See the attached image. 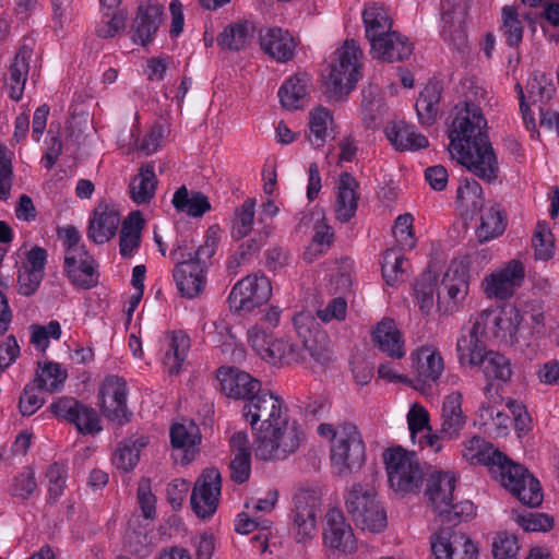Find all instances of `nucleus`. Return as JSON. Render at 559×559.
Returning <instances> with one entry per match:
<instances>
[{
    "label": "nucleus",
    "instance_id": "1",
    "mask_svg": "<svg viewBox=\"0 0 559 559\" xmlns=\"http://www.w3.org/2000/svg\"><path fill=\"white\" fill-rule=\"evenodd\" d=\"M242 414L252 429L261 421L254 448L258 459L284 460L299 448L302 431L297 421H289L284 401L280 396L260 389L245 402Z\"/></svg>",
    "mask_w": 559,
    "mask_h": 559
},
{
    "label": "nucleus",
    "instance_id": "2",
    "mask_svg": "<svg viewBox=\"0 0 559 559\" xmlns=\"http://www.w3.org/2000/svg\"><path fill=\"white\" fill-rule=\"evenodd\" d=\"M454 109L455 117L449 133L451 154L476 177L493 182L498 178L499 163L480 107L465 100Z\"/></svg>",
    "mask_w": 559,
    "mask_h": 559
},
{
    "label": "nucleus",
    "instance_id": "3",
    "mask_svg": "<svg viewBox=\"0 0 559 559\" xmlns=\"http://www.w3.org/2000/svg\"><path fill=\"white\" fill-rule=\"evenodd\" d=\"M455 483L453 473L437 469L430 471L426 479L425 496L441 524L449 527L456 526L473 516L475 512V507L469 500L453 502Z\"/></svg>",
    "mask_w": 559,
    "mask_h": 559
},
{
    "label": "nucleus",
    "instance_id": "4",
    "mask_svg": "<svg viewBox=\"0 0 559 559\" xmlns=\"http://www.w3.org/2000/svg\"><path fill=\"white\" fill-rule=\"evenodd\" d=\"M391 488L402 495L418 493L428 475L417 454L402 447L388 449L383 454Z\"/></svg>",
    "mask_w": 559,
    "mask_h": 559
},
{
    "label": "nucleus",
    "instance_id": "5",
    "mask_svg": "<svg viewBox=\"0 0 559 559\" xmlns=\"http://www.w3.org/2000/svg\"><path fill=\"white\" fill-rule=\"evenodd\" d=\"M337 60L331 67L326 82V94L330 99L343 100L359 80V57L361 50L354 40H346L336 51Z\"/></svg>",
    "mask_w": 559,
    "mask_h": 559
},
{
    "label": "nucleus",
    "instance_id": "6",
    "mask_svg": "<svg viewBox=\"0 0 559 559\" xmlns=\"http://www.w3.org/2000/svg\"><path fill=\"white\" fill-rule=\"evenodd\" d=\"M365 460V444L357 427L352 423L343 424L331 445V461L337 474L342 476L358 471Z\"/></svg>",
    "mask_w": 559,
    "mask_h": 559
},
{
    "label": "nucleus",
    "instance_id": "7",
    "mask_svg": "<svg viewBox=\"0 0 559 559\" xmlns=\"http://www.w3.org/2000/svg\"><path fill=\"white\" fill-rule=\"evenodd\" d=\"M248 342L262 359L272 364L301 362L305 359L304 349L298 345L283 338H273L258 325L248 330Z\"/></svg>",
    "mask_w": 559,
    "mask_h": 559
},
{
    "label": "nucleus",
    "instance_id": "8",
    "mask_svg": "<svg viewBox=\"0 0 559 559\" xmlns=\"http://www.w3.org/2000/svg\"><path fill=\"white\" fill-rule=\"evenodd\" d=\"M297 335L302 340L304 348L319 364L325 365L333 359L328 334L320 329L314 316L309 311H300L293 318Z\"/></svg>",
    "mask_w": 559,
    "mask_h": 559
},
{
    "label": "nucleus",
    "instance_id": "9",
    "mask_svg": "<svg viewBox=\"0 0 559 559\" xmlns=\"http://www.w3.org/2000/svg\"><path fill=\"white\" fill-rule=\"evenodd\" d=\"M320 504V497L316 490L300 489L295 493L292 520L297 543H306L313 538Z\"/></svg>",
    "mask_w": 559,
    "mask_h": 559
},
{
    "label": "nucleus",
    "instance_id": "10",
    "mask_svg": "<svg viewBox=\"0 0 559 559\" xmlns=\"http://www.w3.org/2000/svg\"><path fill=\"white\" fill-rule=\"evenodd\" d=\"M98 399L105 418L118 426L131 420L132 413L127 407V384L122 378L107 377L98 390Z\"/></svg>",
    "mask_w": 559,
    "mask_h": 559
},
{
    "label": "nucleus",
    "instance_id": "11",
    "mask_svg": "<svg viewBox=\"0 0 559 559\" xmlns=\"http://www.w3.org/2000/svg\"><path fill=\"white\" fill-rule=\"evenodd\" d=\"M222 489V476L217 468H206L197 478L190 503L200 519L212 516L217 509Z\"/></svg>",
    "mask_w": 559,
    "mask_h": 559
},
{
    "label": "nucleus",
    "instance_id": "12",
    "mask_svg": "<svg viewBox=\"0 0 559 559\" xmlns=\"http://www.w3.org/2000/svg\"><path fill=\"white\" fill-rule=\"evenodd\" d=\"M49 409L56 417L74 424L84 435H93L102 429L97 412L73 397H59L50 404Z\"/></svg>",
    "mask_w": 559,
    "mask_h": 559
},
{
    "label": "nucleus",
    "instance_id": "13",
    "mask_svg": "<svg viewBox=\"0 0 559 559\" xmlns=\"http://www.w3.org/2000/svg\"><path fill=\"white\" fill-rule=\"evenodd\" d=\"M435 559H477L478 549L464 533L442 528L431 542Z\"/></svg>",
    "mask_w": 559,
    "mask_h": 559
},
{
    "label": "nucleus",
    "instance_id": "14",
    "mask_svg": "<svg viewBox=\"0 0 559 559\" xmlns=\"http://www.w3.org/2000/svg\"><path fill=\"white\" fill-rule=\"evenodd\" d=\"M466 16L467 9L464 4L450 0L442 3L440 35L459 51H464L467 47Z\"/></svg>",
    "mask_w": 559,
    "mask_h": 559
},
{
    "label": "nucleus",
    "instance_id": "15",
    "mask_svg": "<svg viewBox=\"0 0 559 559\" xmlns=\"http://www.w3.org/2000/svg\"><path fill=\"white\" fill-rule=\"evenodd\" d=\"M272 282H236L228 304L235 312H252L265 305L272 296Z\"/></svg>",
    "mask_w": 559,
    "mask_h": 559
},
{
    "label": "nucleus",
    "instance_id": "16",
    "mask_svg": "<svg viewBox=\"0 0 559 559\" xmlns=\"http://www.w3.org/2000/svg\"><path fill=\"white\" fill-rule=\"evenodd\" d=\"M217 379L222 392L235 400L248 402L261 389V382L258 379L235 367H221L217 370Z\"/></svg>",
    "mask_w": 559,
    "mask_h": 559
},
{
    "label": "nucleus",
    "instance_id": "17",
    "mask_svg": "<svg viewBox=\"0 0 559 559\" xmlns=\"http://www.w3.org/2000/svg\"><path fill=\"white\" fill-rule=\"evenodd\" d=\"M476 321L481 322L483 332L488 331L496 338H514L522 322L520 311L512 307L500 311L487 309Z\"/></svg>",
    "mask_w": 559,
    "mask_h": 559
},
{
    "label": "nucleus",
    "instance_id": "18",
    "mask_svg": "<svg viewBox=\"0 0 559 559\" xmlns=\"http://www.w3.org/2000/svg\"><path fill=\"white\" fill-rule=\"evenodd\" d=\"M164 9L158 3L141 2L131 25L134 44L147 45L154 38L163 21Z\"/></svg>",
    "mask_w": 559,
    "mask_h": 559
},
{
    "label": "nucleus",
    "instance_id": "19",
    "mask_svg": "<svg viewBox=\"0 0 559 559\" xmlns=\"http://www.w3.org/2000/svg\"><path fill=\"white\" fill-rule=\"evenodd\" d=\"M33 39L25 38L23 45L15 53V57L9 67L5 86L9 91L10 98L15 102H19L23 97L25 83L29 73V61L33 56Z\"/></svg>",
    "mask_w": 559,
    "mask_h": 559
},
{
    "label": "nucleus",
    "instance_id": "20",
    "mask_svg": "<svg viewBox=\"0 0 559 559\" xmlns=\"http://www.w3.org/2000/svg\"><path fill=\"white\" fill-rule=\"evenodd\" d=\"M120 224L119 212L115 206L100 202L90 217L87 237L97 245L109 241Z\"/></svg>",
    "mask_w": 559,
    "mask_h": 559
},
{
    "label": "nucleus",
    "instance_id": "21",
    "mask_svg": "<svg viewBox=\"0 0 559 559\" xmlns=\"http://www.w3.org/2000/svg\"><path fill=\"white\" fill-rule=\"evenodd\" d=\"M323 538L326 546L342 552L355 550V538L352 527L346 523L341 510L331 509L326 515Z\"/></svg>",
    "mask_w": 559,
    "mask_h": 559
},
{
    "label": "nucleus",
    "instance_id": "22",
    "mask_svg": "<svg viewBox=\"0 0 559 559\" xmlns=\"http://www.w3.org/2000/svg\"><path fill=\"white\" fill-rule=\"evenodd\" d=\"M259 41L261 49L276 61L286 62L294 57V38L281 27L261 28Z\"/></svg>",
    "mask_w": 559,
    "mask_h": 559
},
{
    "label": "nucleus",
    "instance_id": "23",
    "mask_svg": "<svg viewBox=\"0 0 559 559\" xmlns=\"http://www.w3.org/2000/svg\"><path fill=\"white\" fill-rule=\"evenodd\" d=\"M463 396L460 392H452L447 395L442 403L441 429L442 439L453 440L460 436L466 425L467 417L462 411Z\"/></svg>",
    "mask_w": 559,
    "mask_h": 559
},
{
    "label": "nucleus",
    "instance_id": "24",
    "mask_svg": "<svg viewBox=\"0 0 559 559\" xmlns=\"http://www.w3.org/2000/svg\"><path fill=\"white\" fill-rule=\"evenodd\" d=\"M372 341L379 349L392 359H401L405 356L404 340L395 321L383 318L371 332Z\"/></svg>",
    "mask_w": 559,
    "mask_h": 559
},
{
    "label": "nucleus",
    "instance_id": "25",
    "mask_svg": "<svg viewBox=\"0 0 559 559\" xmlns=\"http://www.w3.org/2000/svg\"><path fill=\"white\" fill-rule=\"evenodd\" d=\"M413 52V44L399 32H391L380 39L373 40L371 53L388 62H400L407 59Z\"/></svg>",
    "mask_w": 559,
    "mask_h": 559
},
{
    "label": "nucleus",
    "instance_id": "26",
    "mask_svg": "<svg viewBox=\"0 0 559 559\" xmlns=\"http://www.w3.org/2000/svg\"><path fill=\"white\" fill-rule=\"evenodd\" d=\"M359 182L349 173H342L337 183L335 201L336 218L343 223L350 221L357 211Z\"/></svg>",
    "mask_w": 559,
    "mask_h": 559
},
{
    "label": "nucleus",
    "instance_id": "27",
    "mask_svg": "<svg viewBox=\"0 0 559 559\" xmlns=\"http://www.w3.org/2000/svg\"><path fill=\"white\" fill-rule=\"evenodd\" d=\"M486 464L491 467H497L502 486L510 492H512L519 485H525L526 477L533 476L526 467L513 463L499 450H492V452L488 454Z\"/></svg>",
    "mask_w": 559,
    "mask_h": 559
},
{
    "label": "nucleus",
    "instance_id": "28",
    "mask_svg": "<svg viewBox=\"0 0 559 559\" xmlns=\"http://www.w3.org/2000/svg\"><path fill=\"white\" fill-rule=\"evenodd\" d=\"M483 334L481 322L475 321L472 328L457 340L456 352L462 365L478 366L481 362V358L488 352L480 338Z\"/></svg>",
    "mask_w": 559,
    "mask_h": 559
},
{
    "label": "nucleus",
    "instance_id": "29",
    "mask_svg": "<svg viewBox=\"0 0 559 559\" xmlns=\"http://www.w3.org/2000/svg\"><path fill=\"white\" fill-rule=\"evenodd\" d=\"M493 384L491 382L486 384L485 394L488 401L480 404L477 413L478 418L484 426L491 424L497 437H506L509 433L511 419L509 415L496 409L495 405L502 402V396L491 394Z\"/></svg>",
    "mask_w": 559,
    "mask_h": 559
},
{
    "label": "nucleus",
    "instance_id": "30",
    "mask_svg": "<svg viewBox=\"0 0 559 559\" xmlns=\"http://www.w3.org/2000/svg\"><path fill=\"white\" fill-rule=\"evenodd\" d=\"M385 135L390 143L397 151H417L428 146V139L417 133L414 126L405 121H397L389 124Z\"/></svg>",
    "mask_w": 559,
    "mask_h": 559
},
{
    "label": "nucleus",
    "instance_id": "31",
    "mask_svg": "<svg viewBox=\"0 0 559 559\" xmlns=\"http://www.w3.org/2000/svg\"><path fill=\"white\" fill-rule=\"evenodd\" d=\"M176 262L174 280H205L206 261L198 259L192 252L183 251V246L178 245L170 252Z\"/></svg>",
    "mask_w": 559,
    "mask_h": 559
},
{
    "label": "nucleus",
    "instance_id": "32",
    "mask_svg": "<svg viewBox=\"0 0 559 559\" xmlns=\"http://www.w3.org/2000/svg\"><path fill=\"white\" fill-rule=\"evenodd\" d=\"M413 367L418 379L423 382L437 381L441 376L444 365L439 352L430 347H421L411 355Z\"/></svg>",
    "mask_w": 559,
    "mask_h": 559
},
{
    "label": "nucleus",
    "instance_id": "33",
    "mask_svg": "<svg viewBox=\"0 0 559 559\" xmlns=\"http://www.w3.org/2000/svg\"><path fill=\"white\" fill-rule=\"evenodd\" d=\"M480 224L476 228L479 242L489 241L503 234L507 227V217L500 205L480 206Z\"/></svg>",
    "mask_w": 559,
    "mask_h": 559
},
{
    "label": "nucleus",
    "instance_id": "34",
    "mask_svg": "<svg viewBox=\"0 0 559 559\" xmlns=\"http://www.w3.org/2000/svg\"><path fill=\"white\" fill-rule=\"evenodd\" d=\"M377 500L374 489L369 485L355 483L345 497V507L355 525H366L364 509Z\"/></svg>",
    "mask_w": 559,
    "mask_h": 559
},
{
    "label": "nucleus",
    "instance_id": "35",
    "mask_svg": "<svg viewBox=\"0 0 559 559\" xmlns=\"http://www.w3.org/2000/svg\"><path fill=\"white\" fill-rule=\"evenodd\" d=\"M98 264L85 249H71L64 253V271L70 280L98 277Z\"/></svg>",
    "mask_w": 559,
    "mask_h": 559
},
{
    "label": "nucleus",
    "instance_id": "36",
    "mask_svg": "<svg viewBox=\"0 0 559 559\" xmlns=\"http://www.w3.org/2000/svg\"><path fill=\"white\" fill-rule=\"evenodd\" d=\"M144 219L139 211L131 212L123 221L119 235V253L122 258L133 257L141 243Z\"/></svg>",
    "mask_w": 559,
    "mask_h": 559
},
{
    "label": "nucleus",
    "instance_id": "37",
    "mask_svg": "<svg viewBox=\"0 0 559 559\" xmlns=\"http://www.w3.org/2000/svg\"><path fill=\"white\" fill-rule=\"evenodd\" d=\"M442 86L439 82H429L420 92L415 108L418 120L423 126H431L435 123L441 99Z\"/></svg>",
    "mask_w": 559,
    "mask_h": 559
},
{
    "label": "nucleus",
    "instance_id": "38",
    "mask_svg": "<svg viewBox=\"0 0 559 559\" xmlns=\"http://www.w3.org/2000/svg\"><path fill=\"white\" fill-rule=\"evenodd\" d=\"M157 178L152 164H142L139 174L129 185L130 198L138 204H146L155 195Z\"/></svg>",
    "mask_w": 559,
    "mask_h": 559
},
{
    "label": "nucleus",
    "instance_id": "39",
    "mask_svg": "<svg viewBox=\"0 0 559 559\" xmlns=\"http://www.w3.org/2000/svg\"><path fill=\"white\" fill-rule=\"evenodd\" d=\"M254 25L242 21L227 25L216 38L217 45L223 49L238 51L249 45L253 38Z\"/></svg>",
    "mask_w": 559,
    "mask_h": 559
},
{
    "label": "nucleus",
    "instance_id": "40",
    "mask_svg": "<svg viewBox=\"0 0 559 559\" xmlns=\"http://www.w3.org/2000/svg\"><path fill=\"white\" fill-rule=\"evenodd\" d=\"M171 203L178 212H183L191 217H201L211 210V204L205 194L199 191L190 193L186 186L178 188Z\"/></svg>",
    "mask_w": 559,
    "mask_h": 559
},
{
    "label": "nucleus",
    "instance_id": "41",
    "mask_svg": "<svg viewBox=\"0 0 559 559\" xmlns=\"http://www.w3.org/2000/svg\"><path fill=\"white\" fill-rule=\"evenodd\" d=\"M362 20L366 28V37L370 46L373 40L380 39L391 33L392 19L383 7L372 4L362 12Z\"/></svg>",
    "mask_w": 559,
    "mask_h": 559
},
{
    "label": "nucleus",
    "instance_id": "42",
    "mask_svg": "<svg viewBox=\"0 0 559 559\" xmlns=\"http://www.w3.org/2000/svg\"><path fill=\"white\" fill-rule=\"evenodd\" d=\"M307 74H297L287 79L278 91L282 106L286 109L301 108L307 95Z\"/></svg>",
    "mask_w": 559,
    "mask_h": 559
},
{
    "label": "nucleus",
    "instance_id": "43",
    "mask_svg": "<svg viewBox=\"0 0 559 559\" xmlns=\"http://www.w3.org/2000/svg\"><path fill=\"white\" fill-rule=\"evenodd\" d=\"M190 349V338L183 331L171 334L169 349L165 354L164 365L170 376L178 374Z\"/></svg>",
    "mask_w": 559,
    "mask_h": 559
},
{
    "label": "nucleus",
    "instance_id": "44",
    "mask_svg": "<svg viewBox=\"0 0 559 559\" xmlns=\"http://www.w3.org/2000/svg\"><path fill=\"white\" fill-rule=\"evenodd\" d=\"M478 366L483 367V372L488 380L508 382L512 376L510 360L498 352L488 350Z\"/></svg>",
    "mask_w": 559,
    "mask_h": 559
},
{
    "label": "nucleus",
    "instance_id": "45",
    "mask_svg": "<svg viewBox=\"0 0 559 559\" xmlns=\"http://www.w3.org/2000/svg\"><path fill=\"white\" fill-rule=\"evenodd\" d=\"M67 377V370L62 369L60 364L47 361L41 365L38 362V369L34 382L39 389H44L52 393L61 389Z\"/></svg>",
    "mask_w": 559,
    "mask_h": 559
},
{
    "label": "nucleus",
    "instance_id": "46",
    "mask_svg": "<svg viewBox=\"0 0 559 559\" xmlns=\"http://www.w3.org/2000/svg\"><path fill=\"white\" fill-rule=\"evenodd\" d=\"M502 25L500 31L510 47H518L522 41L524 26L519 19V12L515 7L504 5L501 10Z\"/></svg>",
    "mask_w": 559,
    "mask_h": 559
},
{
    "label": "nucleus",
    "instance_id": "47",
    "mask_svg": "<svg viewBox=\"0 0 559 559\" xmlns=\"http://www.w3.org/2000/svg\"><path fill=\"white\" fill-rule=\"evenodd\" d=\"M332 122L331 112L323 107H318L310 111L308 139L313 147L319 148L324 145L328 136V124Z\"/></svg>",
    "mask_w": 559,
    "mask_h": 559
},
{
    "label": "nucleus",
    "instance_id": "48",
    "mask_svg": "<svg viewBox=\"0 0 559 559\" xmlns=\"http://www.w3.org/2000/svg\"><path fill=\"white\" fill-rule=\"evenodd\" d=\"M411 263L397 249H388L382 258L381 271L384 280H399L409 276Z\"/></svg>",
    "mask_w": 559,
    "mask_h": 559
},
{
    "label": "nucleus",
    "instance_id": "49",
    "mask_svg": "<svg viewBox=\"0 0 559 559\" xmlns=\"http://www.w3.org/2000/svg\"><path fill=\"white\" fill-rule=\"evenodd\" d=\"M254 199L248 198L240 207L236 209L231 230V235L235 239L239 240L251 231L254 219Z\"/></svg>",
    "mask_w": 559,
    "mask_h": 559
},
{
    "label": "nucleus",
    "instance_id": "50",
    "mask_svg": "<svg viewBox=\"0 0 559 559\" xmlns=\"http://www.w3.org/2000/svg\"><path fill=\"white\" fill-rule=\"evenodd\" d=\"M532 242L537 260L547 261L554 255L552 234L546 222L537 224Z\"/></svg>",
    "mask_w": 559,
    "mask_h": 559
},
{
    "label": "nucleus",
    "instance_id": "51",
    "mask_svg": "<svg viewBox=\"0 0 559 559\" xmlns=\"http://www.w3.org/2000/svg\"><path fill=\"white\" fill-rule=\"evenodd\" d=\"M456 200L462 206H471L474 210L484 206L480 185L475 179H462L456 191Z\"/></svg>",
    "mask_w": 559,
    "mask_h": 559
},
{
    "label": "nucleus",
    "instance_id": "52",
    "mask_svg": "<svg viewBox=\"0 0 559 559\" xmlns=\"http://www.w3.org/2000/svg\"><path fill=\"white\" fill-rule=\"evenodd\" d=\"M554 85L548 82L546 76L542 74L540 76L535 75L530 79L526 85L527 98L532 104H546L551 99L555 93Z\"/></svg>",
    "mask_w": 559,
    "mask_h": 559
},
{
    "label": "nucleus",
    "instance_id": "53",
    "mask_svg": "<svg viewBox=\"0 0 559 559\" xmlns=\"http://www.w3.org/2000/svg\"><path fill=\"white\" fill-rule=\"evenodd\" d=\"M511 493L530 508H536L543 502L542 487L534 476L526 477L525 485H519Z\"/></svg>",
    "mask_w": 559,
    "mask_h": 559
},
{
    "label": "nucleus",
    "instance_id": "54",
    "mask_svg": "<svg viewBox=\"0 0 559 559\" xmlns=\"http://www.w3.org/2000/svg\"><path fill=\"white\" fill-rule=\"evenodd\" d=\"M37 488L35 472L31 466H27L13 478L10 489L12 497H17L23 500L28 499Z\"/></svg>",
    "mask_w": 559,
    "mask_h": 559
},
{
    "label": "nucleus",
    "instance_id": "55",
    "mask_svg": "<svg viewBox=\"0 0 559 559\" xmlns=\"http://www.w3.org/2000/svg\"><path fill=\"white\" fill-rule=\"evenodd\" d=\"M127 13L119 12H103L102 21L96 26V34L100 38L114 37L118 32L124 28Z\"/></svg>",
    "mask_w": 559,
    "mask_h": 559
},
{
    "label": "nucleus",
    "instance_id": "56",
    "mask_svg": "<svg viewBox=\"0 0 559 559\" xmlns=\"http://www.w3.org/2000/svg\"><path fill=\"white\" fill-rule=\"evenodd\" d=\"M48 479V503H56L63 493L67 478V471L58 463L49 466L46 473Z\"/></svg>",
    "mask_w": 559,
    "mask_h": 559
},
{
    "label": "nucleus",
    "instance_id": "57",
    "mask_svg": "<svg viewBox=\"0 0 559 559\" xmlns=\"http://www.w3.org/2000/svg\"><path fill=\"white\" fill-rule=\"evenodd\" d=\"M13 185L11 153L0 144V200H8Z\"/></svg>",
    "mask_w": 559,
    "mask_h": 559
},
{
    "label": "nucleus",
    "instance_id": "58",
    "mask_svg": "<svg viewBox=\"0 0 559 559\" xmlns=\"http://www.w3.org/2000/svg\"><path fill=\"white\" fill-rule=\"evenodd\" d=\"M518 538L513 534L501 533L492 543V556L496 559H518Z\"/></svg>",
    "mask_w": 559,
    "mask_h": 559
},
{
    "label": "nucleus",
    "instance_id": "59",
    "mask_svg": "<svg viewBox=\"0 0 559 559\" xmlns=\"http://www.w3.org/2000/svg\"><path fill=\"white\" fill-rule=\"evenodd\" d=\"M39 390L34 381L25 385L19 399V411L22 416H32L44 405V399L37 394Z\"/></svg>",
    "mask_w": 559,
    "mask_h": 559
},
{
    "label": "nucleus",
    "instance_id": "60",
    "mask_svg": "<svg viewBox=\"0 0 559 559\" xmlns=\"http://www.w3.org/2000/svg\"><path fill=\"white\" fill-rule=\"evenodd\" d=\"M393 235L399 245L404 249L415 247V237L413 234V216L411 214L400 215L393 226Z\"/></svg>",
    "mask_w": 559,
    "mask_h": 559
},
{
    "label": "nucleus",
    "instance_id": "61",
    "mask_svg": "<svg viewBox=\"0 0 559 559\" xmlns=\"http://www.w3.org/2000/svg\"><path fill=\"white\" fill-rule=\"evenodd\" d=\"M516 522L526 532H548L554 526V519L546 513L520 514Z\"/></svg>",
    "mask_w": 559,
    "mask_h": 559
},
{
    "label": "nucleus",
    "instance_id": "62",
    "mask_svg": "<svg viewBox=\"0 0 559 559\" xmlns=\"http://www.w3.org/2000/svg\"><path fill=\"white\" fill-rule=\"evenodd\" d=\"M362 513L364 518H366V525H356L362 531L379 533L386 527V513L378 500L369 504L367 509H364Z\"/></svg>",
    "mask_w": 559,
    "mask_h": 559
},
{
    "label": "nucleus",
    "instance_id": "63",
    "mask_svg": "<svg viewBox=\"0 0 559 559\" xmlns=\"http://www.w3.org/2000/svg\"><path fill=\"white\" fill-rule=\"evenodd\" d=\"M522 282H483V290L490 299L508 300L521 286Z\"/></svg>",
    "mask_w": 559,
    "mask_h": 559
},
{
    "label": "nucleus",
    "instance_id": "64",
    "mask_svg": "<svg viewBox=\"0 0 559 559\" xmlns=\"http://www.w3.org/2000/svg\"><path fill=\"white\" fill-rule=\"evenodd\" d=\"M229 469L233 481L246 483L251 473V453H235L229 463Z\"/></svg>",
    "mask_w": 559,
    "mask_h": 559
}]
</instances>
